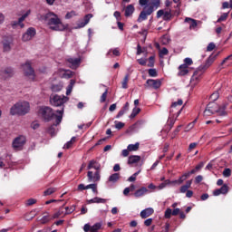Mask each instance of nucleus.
<instances>
[{
    "instance_id": "obj_54",
    "label": "nucleus",
    "mask_w": 232,
    "mask_h": 232,
    "mask_svg": "<svg viewBox=\"0 0 232 232\" xmlns=\"http://www.w3.org/2000/svg\"><path fill=\"white\" fill-rule=\"evenodd\" d=\"M37 203V199L35 198H29L26 201V206H34V204Z\"/></svg>"
},
{
    "instance_id": "obj_21",
    "label": "nucleus",
    "mask_w": 232,
    "mask_h": 232,
    "mask_svg": "<svg viewBox=\"0 0 232 232\" xmlns=\"http://www.w3.org/2000/svg\"><path fill=\"white\" fill-rule=\"evenodd\" d=\"M13 44H14V42L12 41V39L4 40L3 41L4 52H10V50H12Z\"/></svg>"
},
{
    "instance_id": "obj_20",
    "label": "nucleus",
    "mask_w": 232,
    "mask_h": 232,
    "mask_svg": "<svg viewBox=\"0 0 232 232\" xmlns=\"http://www.w3.org/2000/svg\"><path fill=\"white\" fill-rule=\"evenodd\" d=\"M153 213H155V210L153 209V208H147L143 209L140 215L141 218H148V217H151Z\"/></svg>"
},
{
    "instance_id": "obj_61",
    "label": "nucleus",
    "mask_w": 232,
    "mask_h": 232,
    "mask_svg": "<svg viewBox=\"0 0 232 232\" xmlns=\"http://www.w3.org/2000/svg\"><path fill=\"white\" fill-rule=\"evenodd\" d=\"M153 223V218H148L144 221V225L148 227L151 226V224Z\"/></svg>"
},
{
    "instance_id": "obj_32",
    "label": "nucleus",
    "mask_w": 232,
    "mask_h": 232,
    "mask_svg": "<svg viewBox=\"0 0 232 232\" xmlns=\"http://www.w3.org/2000/svg\"><path fill=\"white\" fill-rule=\"evenodd\" d=\"M140 143L136 142L135 144H130L128 145V150L129 151H137L139 150Z\"/></svg>"
},
{
    "instance_id": "obj_2",
    "label": "nucleus",
    "mask_w": 232,
    "mask_h": 232,
    "mask_svg": "<svg viewBox=\"0 0 232 232\" xmlns=\"http://www.w3.org/2000/svg\"><path fill=\"white\" fill-rule=\"evenodd\" d=\"M44 21L50 30H53L54 32H64V30H68V24H63L61 18L53 13L46 14L44 15Z\"/></svg>"
},
{
    "instance_id": "obj_15",
    "label": "nucleus",
    "mask_w": 232,
    "mask_h": 232,
    "mask_svg": "<svg viewBox=\"0 0 232 232\" xmlns=\"http://www.w3.org/2000/svg\"><path fill=\"white\" fill-rule=\"evenodd\" d=\"M147 84L150 88H154V90H159V88L162 86V82H160V80L150 79V80H147Z\"/></svg>"
},
{
    "instance_id": "obj_48",
    "label": "nucleus",
    "mask_w": 232,
    "mask_h": 232,
    "mask_svg": "<svg viewBox=\"0 0 232 232\" xmlns=\"http://www.w3.org/2000/svg\"><path fill=\"white\" fill-rule=\"evenodd\" d=\"M65 209V215H70V213H73V211H75V205L72 206L71 208L66 207Z\"/></svg>"
},
{
    "instance_id": "obj_17",
    "label": "nucleus",
    "mask_w": 232,
    "mask_h": 232,
    "mask_svg": "<svg viewBox=\"0 0 232 232\" xmlns=\"http://www.w3.org/2000/svg\"><path fill=\"white\" fill-rule=\"evenodd\" d=\"M200 75H202V72L196 71L191 77L190 85L197 86L198 82H200Z\"/></svg>"
},
{
    "instance_id": "obj_53",
    "label": "nucleus",
    "mask_w": 232,
    "mask_h": 232,
    "mask_svg": "<svg viewBox=\"0 0 232 232\" xmlns=\"http://www.w3.org/2000/svg\"><path fill=\"white\" fill-rule=\"evenodd\" d=\"M48 133L50 135H52V137H53V135H55V133H57V130H55V127L53 126H51L49 129H48Z\"/></svg>"
},
{
    "instance_id": "obj_59",
    "label": "nucleus",
    "mask_w": 232,
    "mask_h": 232,
    "mask_svg": "<svg viewBox=\"0 0 232 232\" xmlns=\"http://www.w3.org/2000/svg\"><path fill=\"white\" fill-rule=\"evenodd\" d=\"M188 189L189 188L188 187H186V185H183L180 187L179 191H180V193H187L188 191H189Z\"/></svg>"
},
{
    "instance_id": "obj_52",
    "label": "nucleus",
    "mask_w": 232,
    "mask_h": 232,
    "mask_svg": "<svg viewBox=\"0 0 232 232\" xmlns=\"http://www.w3.org/2000/svg\"><path fill=\"white\" fill-rule=\"evenodd\" d=\"M171 215H173L171 208H167L165 211V218H171Z\"/></svg>"
},
{
    "instance_id": "obj_27",
    "label": "nucleus",
    "mask_w": 232,
    "mask_h": 232,
    "mask_svg": "<svg viewBox=\"0 0 232 232\" xmlns=\"http://www.w3.org/2000/svg\"><path fill=\"white\" fill-rule=\"evenodd\" d=\"M140 162V156H130L128 160V164H137Z\"/></svg>"
},
{
    "instance_id": "obj_45",
    "label": "nucleus",
    "mask_w": 232,
    "mask_h": 232,
    "mask_svg": "<svg viewBox=\"0 0 232 232\" xmlns=\"http://www.w3.org/2000/svg\"><path fill=\"white\" fill-rule=\"evenodd\" d=\"M75 15H77V13H75V11H71L66 14L65 19H72V17H75Z\"/></svg>"
},
{
    "instance_id": "obj_16",
    "label": "nucleus",
    "mask_w": 232,
    "mask_h": 232,
    "mask_svg": "<svg viewBox=\"0 0 232 232\" xmlns=\"http://www.w3.org/2000/svg\"><path fill=\"white\" fill-rule=\"evenodd\" d=\"M87 169H95L96 171H101V163L97 160H92L89 161Z\"/></svg>"
},
{
    "instance_id": "obj_8",
    "label": "nucleus",
    "mask_w": 232,
    "mask_h": 232,
    "mask_svg": "<svg viewBox=\"0 0 232 232\" xmlns=\"http://www.w3.org/2000/svg\"><path fill=\"white\" fill-rule=\"evenodd\" d=\"M38 115L44 119V121H50L53 117V111L50 107H40Z\"/></svg>"
},
{
    "instance_id": "obj_50",
    "label": "nucleus",
    "mask_w": 232,
    "mask_h": 232,
    "mask_svg": "<svg viewBox=\"0 0 232 232\" xmlns=\"http://www.w3.org/2000/svg\"><path fill=\"white\" fill-rule=\"evenodd\" d=\"M180 128H182V125H179L175 130L174 132L171 134V139H175V137H177V135H179V132L180 131Z\"/></svg>"
},
{
    "instance_id": "obj_41",
    "label": "nucleus",
    "mask_w": 232,
    "mask_h": 232,
    "mask_svg": "<svg viewBox=\"0 0 232 232\" xmlns=\"http://www.w3.org/2000/svg\"><path fill=\"white\" fill-rule=\"evenodd\" d=\"M129 80H130V76H129V75H126V76L124 77L123 81H122L121 85H122V88H123L124 90H126V88H128V81H129Z\"/></svg>"
},
{
    "instance_id": "obj_58",
    "label": "nucleus",
    "mask_w": 232,
    "mask_h": 232,
    "mask_svg": "<svg viewBox=\"0 0 232 232\" xmlns=\"http://www.w3.org/2000/svg\"><path fill=\"white\" fill-rule=\"evenodd\" d=\"M149 75H150V77H157V70L150 69L149 70Z\"/></svg>"
},
{
    "instance_id": "obj_4",
    "label": "nucleus",
    "mask_w": 232,
    "mask_h": 232,
    "mask_svg": "<svg viewBox=\"0 0 232 232\" xmlns=\"http://www.w3.org/2000/svg\"><path fill=\"white\" fill-rule=\"evenodd\" d=\"M30 111V103L28 102H18L10 108V115H26Z\"/></svg>"
},
{
    "instance_id": "obj_39",
    "label": "nucleus",
    "mask_w": 232,
    "mask_h": 232,
    "mask_svg": "<svg viewBox=\"0 0 232 232\" xmlns=\"http://www.w3.org/2000/svg\"><path fill=\"white\" fill-rule=\"evenodd\" d=\"M111 52H112L113 55H115L116 57H119V55H121V52L119 51V48L109 50V52L107 53V55H110V53H111Z\"/></svg>"
},
{
    "instance_id": "obj_42",
    "label": "nucleus",
    "mask_w": 232,
    "mask_h": 232,
    "mask_svg": "<svg viewBox=\"0 0 232 232\" xmlns=\"http://www.w3.org/2000/svg\"><path fill=\"white\" fill-rule=\"evenodd\" d=\"M227 15H229V13H224L221 14V16L218 19L217 23H222V21H226L227 19Z\"/></svg>"
},
{
    "instance_id": "obj_14",
    "label": "nucleus",
    "mask_w": 232,
    "mask_h": 232,
    "mask_svg": "<svg viewBox=\"0 0 232 232\" xmlns=\"http://www.w3.org/2000/svg\"><path fill=\"white\" fill-rule=\"evenodd\" d=\"M92 17H93V14H86L83 17V21H79L77 23L76 28H84V26H86V24H88V23H90V19H92Z\"/></svg>"
},
{
    "instance_id": "obj_33",
    "label": "nucleus",
    "mask_w": 232,
    "mask_h": 232,
    "mask_svg": "<svg viewBox=\"0 0 232 232\" xmlns=\"http://www.w3.org/2000/svg\"><path fill=\"white\" fill-rule=\"evenodd\" d=\"M168 53H169V51H168V49L164 47L160 50L159 56L160 57V59H164V57H166Z\"/></svg>"
},
{
    "instance_id": "obj_56",
    "label": "nucleus",
    "mask_w": 232,
    "mask_h": 232,
    "mask_svg": "<svg viewBox=\"0 0 232 232\" xmlns=\"http://www.w3.org/2000/svg\"><path fill=\"white\" fill-rule=\"evenodd\" d=\"M223 177H231V169H225L223 171Z\"/></svg>"
},
{
    "instance_id": "obj_44",
    "label": "nucleus",
    "mask_w": 232,
    "mask_h": 232,
    "mask_svg": "<svg viewBox=\"0 0 232 232\" xmlns=\"http://www.w3.org/2000/svg\"><path fill=\"white\" fill-rule=\"evenodd\" d=\"M218 97H220V95L218 94V92H215L210 95V101L215 102L218 99Z\"/></svg>"
},
{
    "instance_id": "obj_55",
    "label": "nucleus",
    "mask_w": 232,
    "mask_h": 232,
    "mask_svg": "<svg viewBox=\"0 0 232 232\" xmlns=\"http://www.w3.org/2000/svg\"><path fill=\"white\" fill-rule=\"evenodd\" d=\"M183 64H186V66H191L193 64V60L191 58H185Z\"/></svg>"
},
{
    "instance_id": "obj_37",
    "label": "nucleus",
    "mask_w": 232,
    "mask_h": 232,
    "mask_svg": "<svg viewBox=\"0 0 232 232\" xmlns=\"http://www.w3.org/2000/svg\"><path fill=\"white\" fill-rule=\"evenodd\" d=\"M32 14V10H27L20 18H19V23H23V21H24V19H26V17H28V15H30Z\"/></svg>"
},
{
    "instance_id": "obj_36",
    "label": "nucleus",
    "mask_w": 232,
    "mask_h": 232,
    "mask_svg": "<svg viewBox=\"0 0 232 232\" xmlns=\"http://www.w3.org/2000/svg\"><path fill=\"white\" fill-rule=\"evenodd\" d=\"M51 90L52 92H61V90H63V84L59 83L52 85Z\"/></svg>"
},
{
    "instance_id": "obj_51",
    "label": "nucleus",
    "mask_w": 232,
    "mask_h": 232,
    "mask_svg": "<svg viewBox=\"0 0 232 232\" xmlns=\"http://www.w3.org/2000/svg\"><path fill=\"white\" fill-rule=\"evenodd\" d=\"M124 125H125L124 122L115 121V128H116V130H122Z\"/></svg>"
},
{
    "instance_id": "obj_6",
    "label": "nucleus",
    "mask_w": 232,
    "mask_h": 232,
    "mask_svg": "<svg viewBox=\"0 0 232 232\" xmlns=\"http://www.w3.org/2000/svg\"><path fill=\"white\" fill-rule=\"evenodd\" d=\"M64 102H68V97L66 96H61L57 94H52L50 96V103L52 106L59 107L63 106Z\"/></svg>"
},
{
    "instance_id": "obj_38",
    "label": "nucleus",
    "mask_w": 232,
    "mask_h": 232,
    "mask_svg": "<svg viewBox=\"0 0 232 232\" xmlns=\"http://www.w3.org/2000/svg\"><path fill=\"white\" fill-rule=\"evenodd\" d=\"M139 113H140V108H137V107L134 108L130 114V119H134V117H137V115H139Z\"/></svg>"
},
{
    "instance_id": "obj_18",
    "label": "nucleus",
    "mask_w": 232,
    "mask_h": 232,
    "mask_svg": "<svg viewBox=\"0 0 232 232\" xmlns=\"http://www.w3.org/2000/svg\"><path fill=\"white\" fill-rule=\"evenodd\" d=\"M120 179H121V174L119 173L111 174L108 179L107 185L112 186V184H116V182H119Z\"/></svg>"
},
{
    "instance_id": "obj_30",
    "label": "nucleus",
    "mask_w": 232,
    "mask_h": 232,
    "mask_svg": "<svg viewBox=\"0 0 232 232\" xmlns=\"http://www.w3.org/2000/svg\"><path fill=\"white\" fill-rule=\"evenodd\" d=\"M56 113H58V115H56V124L55 126H58V124H61L62 121H63V113H64V110H60L57 111Z\"/></svg>"
},
{
    "instance_id": "obj_46",
    "label": "nucleus",
    "mask_w": 232,
    "mask_h": 232,
    "mask_svg": "<svg viewBox=\"0 0 232 232\" xmlns=\"http://www.w3.org/2000/svg\"><path fill=\"white\" fill-rule=\"evenodd\" d=\"M108 97V90H106L101 96L100 102H106V98Z\"/></svg>"
},
{
    "instance_id": "obj_24",
    "label": "nucleus",
    "mask_w": 232,
    "mask_h": 232,
    "mask_svg": "<svg viewBox=\"0 0 232 232\" xmlns=\"http://www.w3.org/2000/svg\"><path fill=\"white\" fill-rule=\"evenodd\" d=\"M179 72L178 75H179V76L188 75V73H189V71L188 70V65H186V64L179 65Z\"/></svg>"
},
{
    "instance_id": "obj_47",
    "label": "nucleus",
    "mask_w": 232,
    "mask_h": 232,
    "mask_svg": "<svg viewBox=\"0 0 232 232\" xmlns=\"http://www.w3.org/2000/svg\"><path fill=\"white\" fill-rule=\"evenodd\" d=\"M63 77L65 79H70L72 77H73V72L72 71H66L64 73H63Z\"/></svg>"
},
{
    "instance_id": "obj_35",
    "label": "nucleus",
    "mask_w": 232,
    "mask_h": 232,
    "mask_svg": "<svg viewBox=\"0 0 232 232\" xmlns=\"http://www.w3.org/2000/svg\"><path fill=\"white\" fill-rule=\"evenodd\" d=\"M102 227V223H96L91 227V232H99V229Z\"/></svg>"
},
{
    "instance_id": "obj_9",
    "label": "nucleus",
    "mask_w": 232,
    "mask_h": 232,
    "mask_svg": "<svg viewBox=\"0 0 232 232\" xmlns=\"http://www.w3.org/2000/svg\"><path fill=\"white\" fill-rule=\"evenodd\" d=\"M26 144V138L24 136H19L15 138L13 141V148L17 151L23 150V146Z\"/></svg>"
},
{
    "instance_id": "obj_26",
    "label": "nucleus",
    "mask_w": 232,
    "mask_h": 232,
    "mask_svg": "<svg viewBox=\"0 0 232 232\" xmlns=\"http://www.w3.org/2000/svg\"><path fill=\"white\" fill-rule=\"evenodd\" d=\"M133 12H135V6H133V5H127L125 8V17L133 15Z\"/></svg>"
},
{
    "instance_id": "obj_40",
    "label": "nucleus",
    "mask_w": 232,
    "mask_h": 232,
    "mask_svg": "<svg viewBox=\"0 0 232 232\" xmlns=\"http://www.w3.org/2000/svg\"><path fill=\"white\" fill-rule=\"evenodd\" d=\"M50 220H52V218H50L49 215H46L40 219V222L41 224H47V222H50Z\"/></svg>"
},
{
    "instance_id": "obj_60",
    "label": "nucleus",
    "mask_w": 232,
    "mask_h": 232,
    "mask_svg": "<svg viewBox=\"0 0 232 232\" xmlns=\"http://www.w3.org/2000/svg\"><path fill=\"white\" fill-rule=\"evenodd\" d=\"M83 231L84 232H88V231L92 232V226H90V224H85L83 226Z\"/></svg>"
},
{
    "instance_id": "obj_49",
    "label": "nucleus",
    "mask_w": 232,
    "mask_h": 232,
    "mask_svg": "<svg viewBox=\"0 0 232 232\" xmlns=\"http://www.w3.org/2000/svg\"><path fill=\"white\" fill-rule=\"evenodd\" d=\"M12 26H20V28H24V24H23V22H19L18 21H14L12 23Z\"/></svg>"
},
{
    "instance_id": "obj_28",
    "label": "nucleus",
    "mask_w": 232,
    "mask_h": 232,
    "mask_svg": "<svg viewBox=\"0 0 232 232\" xmlns=\"http://www.w3.org/2000/svg\"><path fill=\"white\" fill-rule=\"evenodd\" d=\"M214 62H215V58L209 57V58L207 60V62H206L204 67L201 66V67H199V69H201V70H208V68H209V66H211Z\"/></svg>"
},
{
    "instance_id": "obj_5",
    "label": "nucleus",
    "mask_w": 232,
    "mask_h": 232,
    "mask_svg": "<svg viewBox=\"0 0 232 232\" xmlns=\"http://www.w3.org/2000/svg\"><path fill=\"white\" fill-rule=\"evenodd\" d=\"M183 102H182V100H179L178 102H172L169 108V115L170 128H173V125L175 124V121H177V118L182 112V108H180V106H182Z\"/></svg>"
},
{
    "instance_id": "obj_25",
    "label": "nucleus",
    "mask_w": 232,
    "mask_h": 232,
    "mask_svg": "<svg viewBox=\"0 0 232 232\" xmlns=\"http://www.w3.org/2000/svg\"><path fill=\"white\" fill-rule=\"evenodd\" d=\"M185 23H188L189 24V29L190 30H195V28H197V20L187 17L185 18Z\"/></svg>"
},
{
    "instance_id": "obj_22",
    "label": "nucleus",
    "mask_w": 232,
    "mask_h": 232,
    "mask_svg": "<svg viewBox=\"0 0 232 232\" xmlns=\"http://www.w3.org/2000/svg\"><path fill=\"white\" fill-rule=\"evenodd\" d=\"M106 199L99 197L87 200V204H106Z\"/></svg>"
},
{
    "instance_id": "obj_43",
    "label": "nucleus",
    "mask_w": 232,
    "mask_h": 232,
    "mask_svg": "<svg viewBox=\"0 0 232 232\" xmlns=\"http://www.w3.org/2000/svg\"><path fill=\"white\" fill-rule=\"evenodd\" d=\"M197 118L195 119V121L193 122H190L187 128H186V131H189V130H193V128L195 127V124H197Z\"/></svg>"
},
{
    "instance_id": "obj_31",
    "label": "nucleus",
    "mask_w": 232,
    "mask_h": 232,
    "mask_svg": "<svg viewBox=\"0 0 232 232\" xmlns=\"http://www.w3.org/2000/svg\"><path fill=\"white\" fill-rule=\"evenodd\" d=\"M2 73H3L4 77H12V75H14V70L7 68V69H5L2 72Z\"/></svg>"
},
{
    "instance_id": "obj_34",
    "label": "nucleus",
    "mask_w": 232,
    "mask_h": 232,
    "mask_svg": "<svg viewBox=\"0 0 232 232\" xmlns=\"http://www.w3.org/2000/svg\"><path fill=\"white\" fill-rule=\"evenodd\" d=\"M55 191H57V188H49L44 192V197H48L50 195H53V193H55Z\"/></svg>"
},
{
    "instance_id": "obj_13",
    "label": "nucleus",
    "mask_w": 232,
    "mask_h": 232,
    "mask_svg": "<svg viewBox=\"0 0 232 232\" xmlns=\"http://www.w3.org/2000/svg\"><path fill=\"white\" fill-rule=\"evenodd\" d=\"M158 19L163 17V21H169L171 19V11L159 10L157 12Z\"/></svg>"
},
{
    "instance_id": "obj_57",
    "label": "nucleus",
    "mask_w": 232,
    "mask_h": 232,
    "mask_svg": "<svg viewBox=\"0 0 232 232\" xmlns=\"http://www.w3.org/2000/svg\"><path fill=\"white\" fill-rule=\"evenodd\" d=\"M215 44L214 43H210L208 44V47H207V52H213V50H215Z\"/></svg>"
},
{
    "instance_id": "obj_12",
    "label": "nucleus",
    "mask_w": 232,
    "mask_h": 232,
    "mask_svg": "<svg viewBox=\"0 0 232 232\" xmlns=\"http://www.w3.org/2000/svg\"><path fill=\"white\" fill-rule=\"evenodd\" d=\"M229 191V187L227 185H223L220 188H217L213 191L214 197H218L219 195H227Z\"/></svg>"
},
{
    "instance_id": "obj_62",
    "label": "nucleus",
    "mask_w": 232,
    "mask_h": 232,
    "mask_svg": "<svg viewBox=\"0 0 232 232\" xmlns=\"http://www.w3.org/2000/svg\"><path fill=\"white\" fill-rule=\"evenodd\" d=\"M86 189V186L84 184H79L77 188V191H84Z\"/></svg>"
},
{
    "instance_id": "obj_29",
    "label": "nucleus",
    "mask_w": 232,
    "mask_h": 232,
    "mask_svg": "<svg viewBox=\"0 0 232 232\" xmlns=\"http://www.w3.org/2000/svg\"><path fill=\"white\" fill-rule=\"evenodd\" d=\"M189 177H190V173H185L182 176H180L179 179H178V186H180V184H183L185 180H188V179H189Z\"/></svg>"
},
{
    "instance_id": "obj_1",
    "label": "nucleus",
    "mask_w": 232,
    "mask_h": 232,
    "mask_svg": "<svg viewBox=\"0 0 232 232\" xmlns=\"http://www.w3.org/2000/svg\"><path fill=\"white\" fill-rule=\"evenodd\" d=\"M140 6H145L143 11L140 12L138 18V23H142L148 19V15H151L152 12H155L160 6V0H140Z\"/></svg>"
},
{
    "instance_id": "obj_10",
    "label": "nucleus",
    "mask_w": 232,
    "mask_h": 232,
    "mask_svg": "<svg viewBox=\"0 0 232 232\" xmlns=\"http://www.w3.org/2000/svg\"><path fill=\"white\" fill-rule=\"evenodd\" d=\"M88 182H99L101 180V170H96L94 173L92 170L87 172Z\"/></svg>"
},
{
    "instance_id": "obj_7",
    "label": "nucleus",
    "mask_w": 232,
    "mask_h": 232,
    "mask_svg": "<svg viewBox=\"0 0 232 232\" xmlns=\"http://www.w3.org/2000/svg\"><path fill=\"white\" fill-rule=\"evenodd\" d=\"M22 69L25 77H28L30 81H35V72L32 68L30 62H26L24 64H23Z\"/></svg>"
},
{
    "instance_id": "obj_19",
    "label": "nucleus",
    "mask_w": 232,
    "mask_h": 232,
    "mask_svg": "<svg viewBox=\"0 0 232 232\" xmlns=\"http://www.w3.org/2000/svg\"><path fill=\"white\" fill-rule=\"evenodd\" d=\"M148 193H150V189H148L146 187H141L140 189L134 192V197L136 198H140V197H144Z\"/></svg>"
},
{
    "instance_id": "obj_11",
    "label": "nucleus",
    "mask_w": 232,
    "mask_h": 232,
    "mask_svg": "<svg viewBox=\"0 0 232 232\" xmlns=\"http://www.w3.org/2000/svg\"><path fill=\"white\" fill-rule=\"evenodd\" d=\"M35 36V29L34 27H30L29 29H27V31L23 34L22 36V41H24V43H26L28 41H32V39H34V37Z\"/></svg>"
},
{
    "instance_id": "obj_23",
    "label": "nucleus",
    "mask_w": 232,
    "mask_h": 232,
    "mask_svg": "<svg viewBox=\"0 0 232 232\" xmlns=\"http://www.w3.org/2000/svg\"><path fill=\"white\" fill-rule=\"evenodd\" d=\"M68 63H70L71 68H77L81 64V58H69Z\"/></svg>"
},
{
    "instance_id": "obj_63",
    "label": "nucleus",
    "mask_w": 232,
    "mask_h": 232,
    "mask_svg": "<svg viewBox=\"0 0 232 232\" xmlns=\"http://www.w3.org/2000/svg\"><path fill=\"white\" fill-rule=\"evenodd\" d=\"M39 122H37V121H34L32 124H31V128L33 129V130H37L38 128H39Z\"/></svg>"
},
{
    "instance_id": "obj_3",
    "label": "nucleus",
    "mask_w": 232,
    "mask_h": 232,
    "mask_svg": "<svg viewBox=\"0 0 232 232\" xmlns=\"http://www.w3.org/2000/svg\"><path fill=\"white\" fill-rule=\"evenodd\" d=\"M227 108V103H224L219 107L216 102H210L205 109L203 115L204 117H211L214 113H218L220 117H225V115H227V112H226Z\"/></svg>"
},
{
    "instance_id": "obj_64",
    "label": "nucleus",
    "mask_w": 232,
    "mask_h": 232,
    "mask_svg": "<svg viewBox=\"0 0 232 232\" xmlns=\"http://www.w3.org/2000/svg\"><path fill=\"white\" fill-rule=\"evenodd\" d=\"M114 17H116L117 21H121V12L115 11L114 12Z\"/></svg>"
}]
</instances>
